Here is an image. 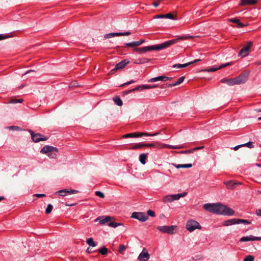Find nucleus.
Here are the masks:
<instances>
[{"label": "nucleus", "mask_w": 261, "mask_h": 261, "mask_svg": "<svg viewBox=\"0 0 261 261\" xmlns=\"http://www.w3.org/2000/svg\"><path fill=\"white\" fill-rule=\"evenodd\" d=\"M221 82L223 83H226L230 86H233L234 85H236L234 78L229 79L223 78L221 80Z\"/></svg>", "instance_id": "obj_21"}, {"label": "nucleus", "mask_w": 261, "mask_h": 261, "mask_svg": "<svg viewBox=\"0 0 261 261\" xmlns=\"http://www.w3.org/2000/svg\"><path fill=\"white\" fill-rule=\"evenodd\" d=\"M96 251H92L91 249H90V248H87V250H86V252L89 253V254H90V253H92L93 252H95Z\"/></svg>", "instance_id": "obj_55"}, {"label": "nucleus", "mask_w": 261, "mask_h": 261, "mask_svg": "<svg viewBox=\"0 0 261 261\" xmlns=\"http://www.w3.org/2000/svg\"><path fill=\"white\" fill-rule=\"evenodd\" d=\"M172 165L177 169H179L180 168H191L192 167V164H176L174 163H172Z\"/></svg>", "instance_id": "obj_23"}, {"label": "nucleus", "mask_w": 261, "mask_h": 261, "mask_svg": "<svg viewBox=\"0 0 261 261\" xmlns=\"http://www.w3.org/2000/svg\"><path fill=\"white\" fill-rule=\"evenodd\" d=\"M191 36H180L177 39H173L167 41L160 44H157L155 45H151L148 46H144L140 48H135L133 49V51L135 52H137L139 54H143L146 53V51H151L153 50H161L164 48H166L170 45L174 44L176 42H177L179 40L185 39L188 38H191Z\"/></svg>", "instance_id": "obj_2"}, {"label": "nucleus", "mask_w": 261, "mask_h": 261, "mask_svg": "<svg viewBox=\"0 0 261 261\" xmlns=\"http://www.w3.org/2000/svg\"><path fill=\"white\" fill-rule=\"evenodd\" d=\"M203 208L206 211L216 214L232 216L234 214L232 209L220 203H206L203 205Z\"/></svg>", "instance_id": "obj_1"}, {"label": "nucleus", "mask_w": 261, "mask_h": 261, "mask_svg": "<svg viewBox=\"0 0 261 261\" xmlns=\"http://www.w3.org/2000/svg\"><path fill=\"white\" fill-rule=\"evenodd\" d=\"M58 151L59 149L57 147L45 145L41 148L40 152L43 154H47V156L50 159H55L57 156Z\"/></svg>", "instance_id": "obj_3"}, {"label": "nucleus", "mask_w": 261, "mask_h": 261, "mask_svg": "<svg viewBox=\"0 0 261 261\" xmlns=\"http://www.w3.org/2000/svg\"><path fill=\"white\" fill-rule=\"evenodd\" d=\"M22 101H23V99H18L17 100V103H18V102L21 103Z\"/></svg>", "instance_id": "obj_64"}, {"label": "nucleus", "mask_w": 261, "mask_h": 261, "mask_svg": "<svg viewBox=\"0 0 261 261\" xmlns=\"http://www.w3.org/2000/svg\"><path fill=\"white\" fill-rule=\"evenodd\" d=\"M237 224H239L241 223H243L244 224H250L251 222L247 220L241 219H236Z\"/></svg>", "instance_id": "obj_30"}, {"label": "nucleus", "mask_w": 261, "mask_h": 261, "mask_svg": "<svg viewBox=\"0 0 261 261\" xmlns=\"http://www.w3.org/2000/svg\"><path fill=\"white\" fill-rule=\"evenodd\" d=\"M201 227L199 223L197 221L193 220L188 221L186 226V229L190 232H192L196 229H200Z\"/></svg>", "instance_id": "obj_5"}, {"label": "nucleus", "mask_w": 261, "mask_h": 261, "mask_svg": "<svg viewBox=\"0 0 261 261\" xmlns=\"http://www.w3.org/2000/svg\"><path fill=\"white\" fill-rule=\"evenodd\" d=\"M172 77H169L165 75L159 76L155 77H153L148 80L149 82H155L156 81H163L166 82L169 80H171Z\"/></svg>", "instance_id": "obj_15"}, {"label": "nucleus", "mask_w": 261, "mask_h": 261, "mask_svg": "<svg viewBox=\"0 0 261 261\" xmlns=\"http://www.w3.org/2000/svg\"><path fill=\"white\" fill-rule=\"evenodd\" d=\"M68 190H67V189H63V190H59V191L56 192V194H60V195H61V196H65L68 195Z\"/></svg>", "instance_id": "obj_33"}, {"label": "nucleus", "mask_w": 261, "mask_h": 261, "mask_svg": "<svg viewBox=\"0 0 261 261\" xmlns=\"http://www.w3.org/2000/svg\"><path fill=\"white\" fill-rule=\"evenodd\" d=\"M256 3V0H241L240 4L242 6L251 5H254Z\"/></svg>", "instance_id": "obj_19"}, {"label": "nucleus", "mask_w": 261, "mask_h": 261, "mask_svg": "<svg viewBox=\"0 0 261 261\" xmlns=\"http://www.w3.org/2000/svg\"><path fill=\"white\" fill-rule=\"evenodd\" d=\"M108 225L110 227L116 228L117 226L121 225V223H118L115 222H110V223H109Z\"/></svg>", "instance_id": "obj_38"}, {"label": "nucleus", "mask_w": 261, "mask_h": 261, "mask_svg": "<svg viewBox=\"0 0 261 261\" xmlns=\"http://www.w3.org/2000/svg\"><path fill=\"white\" fill-rule=\"evenodd\" d=\"M118 36V33H111L105 35V38H110L113 37Z\"/></svg>", "instance_id": "obj_36"}, {"label": "nucleus", "mask_w": 261, "mask_h": 261, "mask_svg": "<svg viewBox=\"0 0 261 261\" xmlns=\"http://www.w3.org/2000/svg\"><path fill=\"white\" fill-rule=\"evenodd\" d=\"M176 228V226H160L157 227V229L163 233H167L170 234L174 233V230Z\"/></svg>", "instance_id": "obj_6"}, {"label": "nucleus", "mask_w": 261, "mask_h": 261, "mask_svg": "<svg viewBox=\"0 0 261 261\" xmlns=\"http://www.w3.org/2000/svg\"><path fill=\"white\" fill-rule=\"evenodd\" d=\"M171 196L172 199H173V201L178 200L180 198V196L178 195V194L171 195Z\"/></svg>", "instance_id": "obj_46"}, {"label": "nucleus", "mask_w": 261, "mask_h": 261, "mask_svg": "<svg viewBox=\"0 0 261 261\" xmlns=\"http://www.w3.org/2000/svg\"><path fill=\"white\" fill-rule=\"evenodd\" d=\"M256 214L259 216H261V209L256 211Z\"/></svg>", "instance_id": "obj_60"}, {"label": "nucleus", "mask_w": 261, "mask_h": 261, "mask_svg": "<svg viewBox=\"0 0 261 261\" xmlns=\"http://www.w3.org/2000/svg\"><path fill=\"white\" fill-rule=\"evenodd\" d=\"M172 201H173V199H172L171 195H167L163 198L164 202H171Z\"/></svg>", "instance_id": "obj_32"}, {"label": "nucleus", "mask_w": 261, "mask_h": 261, "mask_svg": "<svg viewBox=\"0 0 261 261\" xmlns=\"http://www.w3.org/2000/svg\"><path fill=\"white\" fill-rule=\"evenodd\" d=\"M170 148L172 149H180L183 148L182 146H171L170 147Z\"/></svg>", "instance_id": "obj_52"}, {"label": "nucleus", "mask_w": 261, "mask_h": 261, "mask_svg": "<svg viewBox=\"0 0 261 261\" xmlns=\"http://www.w3.org/2000/svg\"><path fill=\"white\" fill-rule=\"evenodd\" d=\"M147 214L148 215L151 216V217H154L155 216V213L152 210H149L147 212Z\"/></svg>", "instance_id": "obj_45"}, {"label": "nucleus", "mask_w": 261, "mask_h": 261, "mask_svg": "<svg viewBox=\"0 0 261 261\" xmlns=\"http://www.w3.org/2000/svg\"><path fill=\"white\" fill-rule=\"evenodd\" d=\"M150 257L149 254L145 250L143 249L138 257V259L140 261H147Z\"/></svg>", "instance_id": "obj_14"}, {"label": "nucleus", "mask_w": 261, "mask_h": 261, "mask_svg": "<svg viewBox=\"0 0 261 261\" xmlns=\"http://www.w3.org/2000/svg\"><path fill=\"white\" fill-rule=\"evenodd\" d=\"M155 146L154 143H145V147H154Z\"/></svg>", "instance_id": "obj_49"}, {"label": "nucleus", "mask_w": 261, "mask_h": 261, "mask_svg": "<svg viewBox=\"0 0 261 261\" xmlns=\"http://www.w3.org/2000/svg\"><path fill=\"white\" fill-rule=\"evenodd\" d=\"M184 79H185V77L181 76V77H179L176 82H175L173 84H169L168 85V87H172L173 86L178 85L183 82Z\"/></svg>", "instance_id": "obj_25"}, {"label": "nucleus", "mask_w": 261, "mask_h": 261, "mask_svg": "<svg viewBox=\"0 0 261 261\" xmlns=\"http://www.w3.org/2000/svg\"><path fill=\"white\" fill-rule=\"evenodd\" d=\"M240 146H246L250 148H252L254 147V146L253 145V143L252 142H248V143H245V144H243L242 145H240Z\"/></svg>", "instance_id": "obj_42"}, {"label": "nucleus", "mask_w": 261, "mask_h": 261, "mask_svg": "<svg viewBox=\"0 0 261 261\" xmlns=\"http://www.w3.org/2000/svg\"><path fill=\"white\" fill-rule=\"evenodd\" d=\"M200 61V59H196V60H195L194 61H193V62H190L189 63H192V64L193 63H196V62H198V61Z\"/></svg>", "instance_id": "obj_61"}, {"label": "nucleus", "mask_w": 261, "mask_h": 261, "mask_svg": "<svg viewBox=\"0 0 261 261\" xmlns=\"http://www.w3.org/2000/svg\"><path fill=\"white\" fill-rule=\"evenodd\" d=\"M95 195L97 196H98L101 198H103L105 197V195L104 194L100 192V191H96L95 192Z\"/></svg>", "instance_id": "obj_43"}, {"label": "nucleus", "mask_w": 261, "mask_h": 261, "mask_svg": "<svg viewBox=\"0 0 261 261\" xmlns=\"http://www.w3.org/2000/svg\"><path fill=\"white\" fill-rule=\"evenodd\" d=\"M165 18H168L170 19L175 20L176 18H175V16H174L173 14L171 13H168L165 14Z\"/></svg>", "instance_id": "obj_41"}, {"label": "nucleus", "mask_w": 261, "mask_h": 261, "mask_svg": "<svg viewBox=\"0 0 261 261\" xmlns=\"http://www.w3.org/2000/svg\"><path fill=\"white\" fill-rule=\"evenodd\" d=\"M8 37V36L7 35L4 36V35H3L2 34H0V40L6 39Z\"/></svg>", "instance_id": "obj_56"}, {"label": "nucleus", "mask_w": 261, "mask_h": 261, "mask_svg": "<svg viewBox=\"0 0 261 261\" xmlns=\"http://www.w3.org/2000/svg\"><path fill=\"white\" fill-rule=\"evenodd\" d=\"M153 18H165V14L155 15L153 16Z\"/></svg>", "instance_id": "obj_48"}, {"label": "nucleus", "mask_w": 261, "mask_h": 261, "mask_svg": "<svg viewBox=\"0 0 261 261\" xmlns=\"http://www.w3.org/2000/svg\"><path fill=\"white\" fill-rule=\"evenodd\" d=\"M229 21L230 22H232L237 24V25H238V27L239 28H242L245 26V25L243 23L240 22V20L237 18H232V19H230L229 20Z\"/></svg>", "instance_id": "obj_27"}, {"label": "nucleus", "mask_w": 261, "mask_h": 261, "mask_svg": "<svg viewBox=\"0 0 261 261\" xmlns=\"http://www.w3.org/2000/svg\"><path fill=\"white\" fill-rule=\"evenodd\" d=\"M242 146H240V145H238V146H236V147H234L233 148V149L234 150H237V149H238L239 148H240V147H242Z\"/></svg>", "instance_id": "obj_62"}, {"label": "nucleus", "mask_w": 261, "mask_h": 261, "mask_svg": "<svg viewBox=\"0 0 261 261\" xmlns=\"http://www.w3.org/2000/svg\"><path fill=\"white\" fill-rule=\"evenodd\" d=\"M204 147L203 146H199V147H196L195 148H194L193 149L194 150H199V149H201L202 148H203Z\"/></svg>", "instance_id": "obj_58"}, {"label": "nucleus", "mask_w": 261, "mask_h": 261, "mask_svg": "<svg viewBox=\"0 0 261 261\" xmlns=\"http://www.w3.org/2000/svg\"><path fill=\"white\" fill-rule=\"evenodd\" d=\"M77 191L75 190H68V194H73L77 193Z\"/></svg>", "instance_id": "obj_51"}, {"label": "nucleus", "mask_w": 261, "mask_h": 261, "mask_svg": "<svg viewBox=\"0 0 261 261\" xmlns=\"http://www.w3.org/2000/svg\"><path fill=\"white\" fill-rule=\"evenodd\" d=\"M17 99H12V100H11V101H10V103H17Z\"/></svg>", "instance_id": "obj_59"}, {"label": "nucleus", "mask_w": 261, "mask_h": 261, "mask_svg": "<svg viewBox=\"0 0 261 261\" xmlns=\"http://www.w3.org/2000/svg\"><path fill=\"white\" fill-rule=\"evenodd\" d=\"M131 217L141 222H145L148 219V216L142 212H133Z\"/></svg>", "instance_id": "obj_8"}, {"label": "nucleus", "mask_w": 261, "mask_h": 261, "mask_svg": "<svg viewBox=\"0 0 261 261\" xmlns=\"http://www.w3.org/2000/svg\"><path fill=\"white\" fill-rule=\"evenodd\" d=\"M157 87L156 85H154L153 86L148 85H139L136 88L131 89L130 90L127 91L126 92V94H128L132 92L135 91H142L145 89H152Z\"/></svg>", "instance_id": "obj_9"}, {"label": "nucleus", "mask_w": 261, "mask_h": 261, "mask_svg": "<svg viewBox=\"0 0 261 261\" xmlns=\"http://www.w3.org/2000/svg\"><path fill=\"white\" fill-rule=\"evenodd\" d=\"M86 243L90 246H91L93 247H95L96 246V243L94 242V241L92 238H88V239H87Z\"/></svg>", "instance_id": "obj_31"}, {"label": "nucleus", "mask_w": 261, "mask_h": 261, "mask_svg": "<svg viewBox=\"0 0 261 261\" xmlns=\"http://www.w3.org/2000/svg\"><path fill=\"white\" fill-rule=\"evenodd\" d=\"M129 61L127 59H124L121 62L117 63L115 68L113 69L114 70H117L118 69H121L123 68L125 66H126L129 63Z\"/></svg>", "instance_id": "obj_16"}, {"label": "nucleus", "mask_w": 261, "mask_h": 261, "mask_svg": "<svg viewBox=\"0 0 261 261\" xmlns=\"http://www.w3.org/2000/svg\"><path fill=\"white\" fill-rule=\"evenodd\" d=\"M248 74H241L234 78L236 85L244 84L248 80Z\"/></svg>", "instance_id": "obj_11"}, {"label": "nucleus", "mask_w": 261, "mask_h": 261, "mask_svg": "<svg viewBox=\"0 0 261 261\" xmlns=\"http://www.w3.org/2000/svg\"><path fill=\"white\" fill-rule=\"evenodd\" d=\"M98 251L102 255H107V254L108 253V249L106 247L103 246V247L99 248L98 250Z\"/></svg>", "instance_id": "obj_34"}, {"label": "nucleus", "mask_w": 261, "mask_h": 261, "mask_svg": "<svg viewBox=\"0 0 261 261\" xmlns=\"http://www.w3.org/2000/svg\"><path fill=\"white\" fill-rule=\"evenodd\" d=\"M225 184L228 189H232L234 186L236 185V183H233L231 180L225 182Z\"/></svg>", "instance_id": "obj_35"}, {"label": "nucleus", "mask_w": 261, "mask_h": 261, "mask_svg": "<svg viewBox=\"0 0 261 261\" xmlns=\"http://www.w3.org/2000/svg\"><path fill=\"white\" fill-rule=\"evenodd\" d=\"M234 224H237L236 219H228L223 221V225L225 226H228Z\"/></svg>", "instance_id": "obj_20"}, {"label": "nucleus", "mask_w": 261, "mask_h": 261, "mask_svg": "<svg viewBox=\"0 0 261 261\" xmlns=\"http://www.w3.org/2000/svg\"><path fill=\"white\" fill-rule=\"evenodd\" d=\"M251 42H248L247 44L240 50L238 55L242 57H245L248 56L249 50L252 45Z\"/></svg>", "instance_id": "obj_10"}, {"label": "nucleus", "mask_w": 261, "mask_h": 261, "mask_svg": "<svg viewBox=\"0 0 261 261\" xmlns=\"http://www.w3.org/2000/svg\"><path fill=\"white\" fill-rule=\"evenodd\" d=\"M53 208V205L51 204H48L47 206L46 210H45V213L47 214H50Z\"/></svg>", "instance_id": "obj_39"}, {"label": "nucleus", "mask_w": 261, "mask_h": 261, "mask_svg": "<svg viewBox=\"0 0 261 261\" xmlns=\"http://www.w3.org/2000/svg\"><path fill=\"white\" fill-rule=\"evenodd\" d=\"M145 42V40L141 39L138 41H134L132 42H129V43H125L124 44L123 47H127V46H130V47H135V46H138L140 45H141L142 43H143Z\"/></svg>", "instance_id": "obj_17"}, {"label": "nucleus", "mask_w": 261, "mask_h": 261, "mask_svg": "<svg viewBox=\"0 0 261 261\" xmlns=\"http://www.w3.org/2000/svg\"><path fill=\"white\" fill-rule=\"evenodd\" d=\"M147 154L148 153H141L139 155V161L142 164L144 165L146 164Z\"/></svg>", "instance_id": "obj_24"}, {"label": "nucleus", "mask_w": 261, "mask_h": 261, "mask_svg": "<svg viewBox=\"0 0 261 261\" xmlns=\"http://www.w3.org/2000/svg\"><path fill=\"white\" fill-rule=\"evenodd\" d=\"M29 131L31 134L32 139L35 142H39L42 141H46L48 139L47 137H45L39 133H34L31 129H29Z\"/></svg>", "instance_id": "obj_7"}, {"label": "nucleus", "mask_w": 261, "mask_h": 261, "mask_svg": "<svg viewBox=\"0 0 261 261\" xmlns=\"http://www.w3.org/2000/svg\"><path fill=\"white\" fill-rule=\"evenodd\" d=\"M112 220L110 216H100L95 219V222H99L100 224L104 225L110 222Z\"/></svg>", "instance_id": "obj_13"}, {"label": "nucleus", "mask_w": 261, "mask_h": 261, "mask_svg": "<svg viewBox=\"0 0 261 261\" xmlns=\"http://www.w3.org/2000/svg\"><path fill=\"white\" fill-rule=\"evenodd\" d=\"M254 257L252 255H249L246 256L244 258L243 261H254Z\"/></svg>", "instance_id": "obj_40"}, {"label": "nucleus", "mask_w": 261, "mask_h": 261, "mask_svg": "<svg viewBox=\"0 0 261 261\" xmlns=\"http://www.w3.org/2000/svg\"><path fill=\"white\" fill-rule=\"evenodd\" d=\"M34 196L37 197H42L45 196V195L44 194H35Z\"/></svg>", "instance_id": "obj_53"}, {"label": "nucleus", "mask_w": 261, "mask_h": 261, "mask_svg": "<svg viewBox=\"0 0 261 261\" xmlns=\"http://www.w3.org/2000/svg\"><path fill=\"white\" fill-rule=\"evenodd\" d=\"M230 65V63H226L225 64L221 65V66H220L219 67H211L208 68L205 70L208 72H214V71H217L218 69L223 68L225 67Z\"/></svg>", "instance_id": "obj_18"}, {"label": "nucleus", "mask_w": 261, "mask_h": 261, "mask_svg": "<svg viewBox=\"0 0 261 261\" xmlns=\"http://www.w3.org/2000/svg\"><path fill=\"white\" fill-rule=\"evenodd\" d=\"M10 129L11 130H20V128L17 126H11L10 127Z\"/></svg>", "instance_id": "obj_47"}, {"label": "nucleus", "mask_w": 261, "mask_h": 261, "mask_svg": "<svg viewBox=\"0 0 261 261\" xmlns=\"http://www.w3.org/2000/svg\"><path fill=\"white\" fill-rule=\"evenodd\" d=\"M150 61V60L145 58H140L136 60L134 62L135 64H142L146 63H148Z\"/></svg>", "instance_id": "obj_22"}, {"label": "nucleus", "mask_w": 261, "mask_h": 261, "mask_svg": "<svg viewBox=\"0 0 261 261\" xmlns=\"http://www.w3.org/2000/svg\"><path fill=\"white\" fill-rule=\"evenodd\" d=\"M160 4V2L159 1V0H158L156 1H154L152 3V5L154 7H158L159 6Z\"/></svg>", "instance_id": "obj_50"}, {"label": "nucleus", "mask_w": 261, "mask_h": 261, "mask_svg": "<svg viewBox=\"0 0 261 261\" xmlns=\"http://www.w3.org/2000/svg\"><path fill=\"white\" fill-rule=\"evenodd\" d=\"M144 147H145V143H137V144H135L134 145H133L130 148V149H133V150H135V149H137L143 148Z\"/></svg>", "instance_id": "obj_28"}, {"label": "nucleus", "mask_w": 261, "mask_h": 261, "mask_svg": "<svg viewBox=\"0 0 261 261\" xmlns=\"http://www.w3.org/2000/svg\"><path fill=\"white\" fill-rule=\"evenodd\" d=\"M253 241H261V237H255L252 235L249 236H245L242 237L239 241L240 242Z\"/></svg>", "instance_id": "obj_12"}, {"label": "nucleus", "mask_w": 261, "mask_h": 261, "mask_svg": "<svg viewBox=\"0 0 261 261\" xmlns=\"http://www.w3.org/2000/svg\"><path fill=\"white\" fill-rule=\"evenodd\" d=\"M191 152H192V151L191 150H188L182 151V153H190Z\"/></svg>", "instance_id": "obj_63"}, {"label": "nucleus", "mask_w": 261, "mask_h": 261, "mask_svg": "<svg viewBox=\"0 0 261 261\" xmlns=\"http://www.w3.org/2000/svg\"><path fill=\"white\" fill-rule=\"evenodd\" d=\"M126 247L124 245H120L118 248V252L121 254H123V252L126 250Z\"/></svg>", "instance_id": "obj_37"}, {"label": "nucleus", "mask_w": 261, "mask_h": 261, "mask_svg": "<svg viewBox=\"0 0 261 261\" xmlns=\"http://www.w3.org/2000/svg\"><path fill=\"white\" fill-rule=\"evenodd\" d=\"M130 34V32H119L118 33V36H128Z\"/></svg>", "instance_id": "obj_44"}, {"label": "nucleus", "mask_w": 261, "mask_h": 261, "mask_svg": "<svg viewBox=\"0 0 261 261\" xmlns=\"http://www.w3.org/2000/svg\"><path fill=\"white\" fill-rule=\"evenodd\" d=\"M191 64H192V63H187L183 64H174V65H173V67L176 68H180L186 67Z\"/></svg>", "instance_id": "obj_29"}, {"label": "nucleus", "mask_w": 261, "mask_h": 261, "mask_svg": "<svg viewBox=\"0 0 261 261\" xmlns=\"http://www.w3.org/2000/svg\"><path fill=\"white\" fill-rule=\"evenodd\" d=\"M178 195H179L180 198L181 197H185L187 195V193L186 192H184V193H180V194H178Z\"/></svg>", "instance_id": "obj_57"}, {"label": "nucleus", "mask_w": 261, "mask_h": 261, "mask_svg": "<svg viewBox=\"0 0 261 261\" xmlns=\"http://www.w3.org/2000/svg\"><path fill=\"white\" fill-rule=\"evenodd\" d=\"M113 100L115 102V103L119 106H122L123 105V102L122 101V100L121 99V98L118 96H115L114 98H113Z\"/></svg>", "instance_id": "obj_26"}, {"label": "nucleus", "mask_w": 261, "mask_h": 261, "mask_svg": "<svg viewBox=\"0 0 261 261\" xmlns=\"http://www.w3.org/2000/svg\"><path fill=\"white\" fill-rule=\"evenodd\" d=\"M135 82V81L134 80H131L128 82H126V83L123 84L122 86L127 85L134 83Z\"/></svg>", "instance_id": "obj_54"}, {"label": "nucleus", "mask_w": 261, "mask_h": 261, "mask_svg": "<svg viewBox=\"0 0 261 261\" xmlns=\"http://www.w3.org/2000/svg\"><path fill=\"white\" fill-rule=\"evenodd\" d=\"M160 134V132L153 133V134H149L147 133H129L127 134H125L123 136V138H137L143 136H155Z\"/></svg>", "instance_id": "obj_4"}]
</instances>
